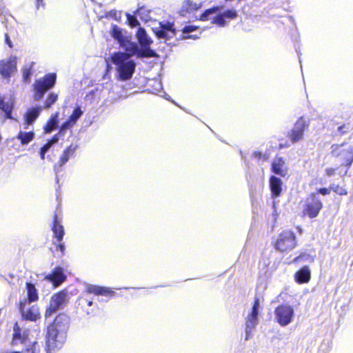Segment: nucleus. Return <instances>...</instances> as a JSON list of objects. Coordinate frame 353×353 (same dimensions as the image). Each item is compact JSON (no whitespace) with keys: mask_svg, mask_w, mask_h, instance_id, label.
Here are the masks:
<instances>
[{"mask_svg":"<svg viewBox=\"0 0 353 353\" xmlns=\"http://www.w3.org/2000/svg\"><path fill=\"white\" fill-rule=\"evenodd\" d=\"M69 324V316L60 313L47 327L45 336L46 353H54L63 347L66 340Z\"/></svg>","mask_w":353,"mask_h":353,"instance_id":"f257e3e1","label":"nucleus"},{"mask_svg":"<svg viewBox=\"0 0 353 353\" xmlns=\"http://www.w3.org/2000/svg\"><path fill=\"white\" fill-rule=\"evenodd\" d=\"M129 59V55L122 52H114L111 56V61L117 66L119 79L121 81L130 79L134 72L136 63Z\"/></svg>","mask_w":353,"mask_h":353,"instance_id":"f03ea898","label":"nucleus"},{"mask_svg":"<svg viewBox=\"0 0 353 353\" xmlns=\"http://www.w3.org/2000/svg\"><path fill=\"white\" fill-rule=\"evenodd\" d=\"M280 252H288L298 246V240L294 232L290 229L282 230L272 243Z\"/></svg>","mask_w":353,"mask_h":353,"instance_id":"7ed1b4c3","label":"nucleus"},{"mask_svg":"<svg viewBox=\"0 0 353 353\" xmlns=\"http://www.w3.org/2000/svg\"><path fill=\"white\" fill-rule=\"evenodd\" d=\"M323 208V203L316 193H310L303 201L302 217L314 219L317 217Z\"/></svg>","mask_w":353,"mask_h":353,"instance_id":"20e7f679","label":"nucleus"},{"mask_svg":"<svg viewBox=\"0 0 353 353\" xmlns=\"http://www.w3.org/2000/svg\"><path fill=\"white\" fill-rule=\"evenodd\" d=\"M56 81L57 74L54 72L46 74L42 78L37 79L32 85L34 100H40L47 91L54 86Z\"/></svg>","mask_w":353,"mask_h":353,"instance_id":"39448f33","label":"nucleus"},{"mask_svg":"<svg viewBox=\"0 0 353 353\" xmlns=\"http://www.w3.org/2000/svg\"><path fill=\"white\" fill-rule=\"evenodd\" d=\"M331 154L332 157L338 158L341 161V166H345L347 169L350 168L353 163V148H344V144H334L331 147Z\"/></svg>","mask_w":353,"mask_h":353,"instance_id":"423d86ee","label":"nucleus"},{"mask_svg":"<svg viewBox=\"0 0 353 353\" xmlns=\"http://www.w3.org/2000/svg\"><path fill=\"white\" fill-rule=\"evenodd\" d=\"M51 230L53 232V237L55 239L54 245L56 247V250L59 251L62 255L65 254V245L62 242L65 235V229L61 224V219L59 217L57 212L53 215V220L51 224Z\"/></svg>","mask_w":353,"mask_h":353,"instance_id":"0eeeda50","label":"nucleus"},{"mask_svg":"<svg viewBox=\"0 0 353 353\" xmlns=\"http://www.w3.org/2000/svg\"><path fill=\"white\" fill-rule=\"evenodd\" d=\"M310 126V120L304 117H300L294 124L293 128L288 132L287 137L292 143H296L302 141L304 138V132Z\"/></svg>","mask_w":353,"mask_h":353,"instance_id":"6e6552de","label":"nucleus"},{"mask_svg":"<svg viewBox=\"0 0 353 353\" xmlns=\"http://www.w3.org/2000/svg\"><path fill=\"white\" fill-rule=\"evenodd\" d=\"M152 31L158 39L170 40L176 34L174 23L170 21H161L158 28H153Z\"/></svg>","mask_w":353,"mask_h":353,"instance_id":"1a4fd4ad","label":"nucleus"},{"mask_svg":"<svg viewBox=\"0 0 353 353\" xmlns=\"http://www.w3.org/2000/svg\"><path fill=\"white\" fill-rule=\"evenodd\" d=\"M67 302V292L61 290L51 297L50 305L45 311V317L48 318Z\"/></svg>","mask_w":353,"mask_h":353,"instance_id":"9d476101","label":"nucleus"},{"mask_svg":"<svg viewBox=\"0 0 353 353\" xmlns=\"http://www.w3.org/2000/svg\"><path fill=\"white\" fill-rule=\"evenodd\" d=\"M27 301H20L19 303V310L23 320L35 322L41 319L39 307L37 305H33L29 308L26 309Z\"/></svg>","mask_w":353,"mask_h":353,"instance_id":"9b49d317","label":"nucleus"},{"mask_svg":"<svg viewBox=\"0 0 353 353\" xmlns=\"http://www.w3.org/2000/svg\"><path fill=\"white\" fill-rule=\"evenodd\" d=\"M294 314L292 307L287 305H279L275 309L277 322L281 326H286L292 321Z\"/></svg>","mask_w":353,"mask_h":353,"instance_id":"f8f14e48","label":"nucleus"},{"mask_svg":"<svg viewBox=\"0 0 353 353\" xmlns=\"http://www.w3.org/2000/svg\"><path fill=\"white\" fill-rule=\"evenodd\" d=\"M77 148L78 145L77 144L72 143L64 149L58 162L53 166L54 171L56 173H59L62 170V168L68 161L70 158L74 156Z\"/></svg>","mask_w":353,"mask_h":353,"instance_id":"ddd939ff","label":"nucleus"},{"mask_svg":"<svg viewBox=\"0 0 353 353\" xmlns=\"http://www.w3.org/2000/svg\"><path fill=\"white\" fill-rule=\"evenodd\" d=\"M17 60L15 56L0 60V74L6 79L10 78L17 71Z\"/></svg>","mask_w":353,"mask_h":353,"instance_id":"4468645a","label":"nucleus"},{"mask_svg":"<svg viewBox=\"0 0 353 353\" xmlns=\"http://www.w3.org/2000/svg\"><path fill=\"white\" fill-rule=\"evenodd\" d=\"M97 307V303H94L88 294H83L78 299L77 309L85 314L94 313Z\"/></svg>","mask_w":353,"mask_h":353,"instance_id":"2eb2a0df","label":"nucleus"},{"mask_svg":"<svg viewBox=\"0 0 353 353\" xmlns=\"http://www.w3.org/2000/svg\"><path fill=\"white\" fill-rule=\"evenodd\" d=\"M29 339V330H22L19 323L15 322L13 325V333L12 335L11 345H16L18 342L25 343Z\"/></svg>","mask_w":353,"mask_h":353,"instance_id":"dca6fc26","label":"nucleus"},{"mask_svg":"<svg viewBox=\"0 0 353 353\" xmlns=\"http://www.w3.org/2000/svg\"><path fill=\"white\" fill-rule=\"evenodd\" d=\"M271 171L281 177L286 176L288 175V168L285 159L281 157H276L272 162Z\"/></svg>","mask_w":353,"mask_h":353,"instance_id":"f3484780","label":"nucleus"},{"mask_svg":"<svg viewBox=\"0 0 353 353\" xmlns=\"http://www.w3.org/2000/svg\"><path fill=\"white\" fill-rule=\"evenodd\" d=\"M66 279L63 268L60 266L55 267L50 274L45 276V279L50 281L54 287L59 286Z\"/></svg>","mask_w":353,"mask_h":353,"instance_id":"a211bd4d","label":"nucleus"},{"mask_svg":"<svg viewBox=\"0 0 353 353\" xmlns=\"http://www.w3.org/2000/svg\"><path fill=\"white\" fill-rule=\"evenodd\" d=\"M85 294H93L97 296H105L108 297H112L115 295V292L107 287H101L97 285H90L85 289Z\"/></svg>","mask_w":353,"mask_h":353,"instance_id":"6ab92c4d","label":"nucleus"},{"mask_svg":"<svg viewBox=\"0 0 353 353\" xmlns=\"http://www.w3.org/2000/svg\"><path fill=\"white\" fill-rule=\"evenodd\" d=\"M259 307V299L256 297L250 312L246 318V326L250 328L254 327L258 323V308Z\"/></svg>","mask_w":353,"mask_h":353,"instance_id":"aec40b11","label":"nucleus"},{"mask_svg":"<svg viewBox=\"0 0 353 353\" xmlns=\"http://www.w3.org/2000/svg\"><path fill=\"white\" fill-rule=\"evenodd\" d=\"M294 279L298 284L307 283L311 279V272L307 266H303L297 270Z\"/></svg>","mask_w":353,"mask_h":353,"instance_id":"412c9836","label":"nucleus"},{"mask_svg":"<svg viewBox=\"0 0 353 353\" xmlns=\"http://www.w3.org/2000/svg\"><path fill=\"white\" fill-rule=\"evenodd\" d=\"M131 37H127L119 45L122 47L125 51L124 54H128L129 55V58L136 54L137 52L138 46L136 43L132 41Z\"/></svg>","mask_w":353,"mask_h":353,"instance_id":"4be33fe9","label":"nucleus"},{"mask_svg":"<svg viewBox=\"0 0 353 353\" xmlns=\"http://www.w3.org/2000/svg\"><path fill=\"white\" fill-rule=\"evenodd\" d=\"M270 188L273 196H279L282 192V181L276 176L272 175L270 177Z\"/></svg>","mask_w":353,"mask_h":353,"instance_id":"5701e85b","label":"nucleus"},{"mask_svg":"<svg viewBox=\"0 0 353 353\" xmlns=\"http://www.w3.org/2000/svg\"><path fill=\"white\" fill-rule=\"evenodd\" d=\"M136 37L141 46H150L153 43L152 39L148 37L145 30L142 27L138 28Z\"/></svg>","mask_w":353,"mask_h":353,"instance_id":"b1692460","label":"nucleus"},{"mask_svg":"<svg viewBox=\"0 0 353 353\" xmlns=\"http://www.w3.org/2000/svg\"><path fill=\"white\" fill-rule=\"evenodd\" d=\"M26 288L27 290V299L23 301H27V303L37 301L39 300V294L35 285L32 283L27 282Z\"/></svg>","mask_w":353,"mask_h":353,"instance_id":"393cba45","label":"nucleus"},{"mask_svg":"<svg viewBox=\"0 0 353 353\" xmlns=\"http://www.w3.org/2000/svg\"><path fill=\"white\" fill-rule=\"evenodd\" d=\"M41 111V107H34L29 109L25 115V122L27 125H31L39 117Z\"/></svg>","mask_w":353,"mask_h":353,"instance_id":"a878e982","label":"nucleus"},{"mask_svg":"<svg viewBox=\"0 0 353 353\" xmlns=\"http://www.w3.org/2000/svg\"><path fill=\"white\" fill-rule=\"evenodd\" d=\"M34 65L35 63L32 61L30 63L26 64L23 66L21 69L22 79L25 83H29L31 81V75L32 74Z\"/></svg>","mask_w":353,"mask_h":353,"instance_id":"bb28decb","label":"nucleus"},{"mask_svg":"<svg viewBox=\"0 0 353 353\" xmlns=\"http://www.w3.org/2000/svg\"><path fill=\"white\" fill-rule=\"evenodd\" d=\"M142 49H137L136 55L139 58H154L157 57L156 52L150 48V46H141Z\"/></svg>","mask_w":353,"mask_h":353,"instance_id":"cd10ccee","label":"nucleus"},{"mask_svg":"<svg viewBox=\"0 0 353 353\" xmlns=\"http://www.w3.org/2000/svg\"><path fill=\"white\" fill-rule=\"evenodd\" d=\"M34 138V133L32 131L23 132L20 131L17 135V139L20 141L22 145H27L31 142Z\"/></svg>","mask_w":353,"mask_h":353,"instance_id":"c85d7f7f","label":"nucleus"},{"mask_svg":"<svg viewBox=\"0 0 353 353\" xmlns=\"http://www.w3.org/2000/svg\"><path fill=\"white\" fill-rule=\"evenodd\" d=\"M111 35L119 44L128 37L124 35L123 30L115 24L112 26Z\"/></svg>","mask_w":353,"mask_h":353,"instance_id":"c756f323","label":"nucleus"},{"mask_svg":"<svg viewBox=\"0 0 353 353\" xmlns=\"http://www.w3.org/2000/svg\"><path fill=\"white\" fill-rule=\"evenodd\" d=\"M198 8L199 6L196 3H194L190 0H185L180 10V13L181 15H185L186 13L196 10Z\"/></svg>","mask_w":353,"mask_h":353,"instance_id":"7c9ffc66","label":"nucleus"},{"mask_svg":"<svg viewBox=\"0 0 353 353\" xmlns=\"http://www.w3.org/2000/svg\"><path fill=\"white\" fill-rule=\"evenodd\" d=\"M314 257L312 255H310V254L307 253V252H301L297 256H296L295 258H294V259L292 260V263H299L300 262H303V261H308V262H314Z\"/></svg>","mask_w":353,"mask_h":353,"instance_id":"2f4dec72","label":"nucleus"},{"mask_svg":"<svg viewBox=\"0 0 353 353\" xmlns=\"http://www.w3.org/2000/svg\"><path fill=\"white\" fill-rule=\"evenodd\" d=\"M58 94L54 92H50L45 101L43 108L49 109L57 101Z\"/></svg>","mask_w":353,"mask_h":353,"instance_id":"473e14b6","label":"nucleus"},{"mask_svg":"<svg viewBox=\"0 0 353 353\" xmlns=\"http://www.w3.org/2000/svg\"><path fill=\"white\" fill-rule=\"evenodd\" d=\"M57 124V114L54 117H52L46 123L44 126V131L46 133L51 132Z\"/></svg>","mask_w":353,"mask_h":353,"instance_id":"72a5a7b5","label":"nucleus"},{"mask_svg":"<svg viewBox=\"0 0 353 353\" xmlns=\"http://www.w3.org/2000/svg\"><path fill=\"white\" fill-rule=\"evenodd\" d=\"M23 353H40V347L37 341H33L22 350Z\"/></svg>","mask_w":353,"mask_h":353,"instance_id":"f704fd0d","label":"nucleus"},{"mask_svg":"<svg viewBox=\"0 0 353 353\" xmlns=\"http://www.w3.org/2000/svg\"><path fill=\"white\" fill-rule=\"evenodd\" d=\"M83 111L79 106L76 107L72 113L70 115L68 119L71 121L74 125L77 120L82 116Z\"/></svg>","mask_w":353,"mask_h":353,"instance_id":"c9c22d12","label":"nucleus"},{"mask_svg":"<svg viewBox=\"0 0 353 353\" xmlns=\"http://www.w3.org/2000/svg\"><path fill=\"white\" fill-rule=\"evenodd\" d=\"M330 189L334 192L340 196H344L347 194V191L346 190V189L337 184H332L330 185Z\"/></svg>","mask_w":353,"mask_h":353,"instance_id":"e433bc0d","label":"nucleus"},{"mask_svg":"<svg viewBox=\"0 0 353 353\" xmlns=\"http://www.w3.org/2000/svg\"><path fill=\"white\" fill-rule=\"evenodd\" d=\"M219 10V7H213V8L207 9L204 11L203 13H202L200 15L199 19L203 21H207V20H208V16L210 14L214 13L215 12H216Z\"/></svg>","mask_w":353,"mask_h":353,"instance_id":"4c0bfd02","label":"nucleus"},{"mask_svg":"<svg viewBox=\"0 0 353 353\" xmlns=\"http://www.w3.org/2000/svg\"><path fill=\"white\" fill-rule=\"evenodd\" d=\"M213 23H215L221 27H223L225 26L226 23L225 21V17L223 14H218L213 17L212 21Z\"/></svg>","mask_w":353,"mask_h":353,"instance_id":"58836bf2","label":"nucleus"},{"mask_svg":"<svg viewBox=\"0 0 353 353\" xmlns=\"http://www.w3.org/2000/svg\"><path fill=\"white\" fill-rule=\"evenodd\" d=\"M126 17H127L128 23L131 28H135L140 25L139 21L137 20V19L136 18L135 16L132 15L129 13H127Z\"/></svg>","mask_w":353,"mask_h":353,"instance_id":"ea45409f","label":"nucleus"},{"mask_svg":"<svg viewBox=\"0 0 353 353\" xmlns=\"http://www.w3.org/2000/svg\"><path fill=\"white\" fill-rule=\"evenodd\" d=\"M74 125V124L71 121L68 119L67 121H65V122H63L61 124L60 129L59 130V134L64 135V131L67 129L72 128Z\"/></svg>","mask_w":353,"mask_h":353,"instance_id":"a19ab883","label":"nucleus"},{"mask_svg":"<svg viewBox=\"0 0 353 353\" xmlns=\"http://www.w3.org/2000/svg\"><path fill=\"white\" fill-rule=\"evenodd\" d=\"M222 14L225 18L230 19H236L238 16L237 12L235 10H227Z\"/></svg>","mask_w":353,"mask_h":353,"instance_id":"79ce46f5","label":"nucleus"},{"mask_svg":"<svg viewBox=\"0 0 353 353\" xmlns=\"http://www.w3.org/2000/svg\"><path fill=\"white\" fill-rule=\"evenodd\" d=\"M2 110L5 112L6 119H13V117L12 116V105L8 103L7 105H6L4 107L3 109H2Z\"/></svg>","mask_w":353,"mask_h":353,"instance_id":"37998d69","label":"nucleus"},{"mask_svg":"<svg viewBox=\"0 0 353 353\" xmlns=\"http://www.w3.org/2000/svg\"><path fill=\"white\" fill-rule=\"evenodd\" d=\"M349 132V126L347 124L343 123L337 128V134L342 136Z\"/></svg>","mask_w":353,"mask_h":353,"instance_id":"c03bdc74","label":"nucleus"},{"mask_svg":"<svg viewBox=\"0 0 353 353\" xmlns=\"http://www.w3.org/2000/svg\"><path fill=\"white\" fill-rule=\"evenodd\" d=\"M50 148L51 145L48 142L41 148L39 151V155L42 160L45 159L46 153L49 150Z\"/></svg>","mask_w":353,"mask_h":353,"instance_id":"a18cd8bd","label":"nucleus"},{"mask_svg":"<svg viewBox=\"0 0 353 353\" xmlns=\"http://www.w3.org/2000/svg\"><path fill=\"white\" fill-rule=\"evenodd\" d=\"M198 29H199V26H193V25H189V26H185L183 28L182 32L183 33H190V32L195 31V30H196Z\"/></svg>","mask_w":353,"mask_h":353,"instance_id":"49530a36","label":"nucleus"},{"mask_svg":"<svg viewBox=\"0 0 353 353\" xmlns=\"http://www.w3.org/2000/svg\"><path fill=\"white\" fill-rule=\"evenodd\" d=\"M331 189L327 188H321L316 190V191L314 193H316V195L318 196V194H321L323 196L328 195L330 193Z\"/></svg>","mask_w":353,"mask_h":353,"instance_id":"de8ad7c7","label":"nucleus"},{"mask_svg":"<svg viewBox=\"0 0 353 353\" xmlns=\"http://www.w3.org/2000/svg\"><path fill=\"white\" fill-rule=\"evenodd\" d=\"M63 134H59V132L54 134L50 139L48 140V143L52 146L53 144L58 142L59 137H63Z\"/></svg>","mask_w":353,"mask_h":353,"instance_id":"09e8293b","label":"nucleus"},{"mask_svg":"<svg viewBox=\"0 0 353 353\" xmlns=\"http://www.w3.org/2000/svg\"><path fill=\"white\" fill-rule=\"evenodd\" d=\"M252 157L257 160H261L263 159V161H265L267 159L266 157H264V155L260 151L254 152L252 153Z\"/></svg>","mask_w":353,"mask_h":353,"instance_id":"8fccbe9b","label":"nucleus"},{"mask_svg":"<svg viewBox=\"0 0 353 353\" xmlns=\"http://www.w3.org/2000/svg\"><path fill=\"white\" fill-rule=\"evenodd\" d=\"M337 168H327L325 170V173L327 176H331L335 174Z\"/></svg>","mask_w":353,"mask_h":353,"instance_id":"3c124183","label":"nucleus"},{"mask_svg":"<svg viewBox=\"0 0 353 353\" xmlns=\"http://www.w3.org/2000/svg\"><path fill=\"white\" fill-rule=\"evenodd\" d=\"M5 37V42L6 43L10 48H13V44L10 39V37L8 36V34L7 33L5 34L4 35Z\"/></svg>","mask_w":353,"mask_h":353,"instance_id":"603ef678","label":"nucleus"},{"mask_svg":"<svg viewBox=\"0 0 353 353\" xmlns=\"http://www.w3.org/2000/svg\"><path fill=\"white\" fill-rule=\"evenodd\" d=\"M45 6V3L43 1V0H37V3H36V7L37 9H39L40 7H44Z\"/></svg>","mask_w":353,"mask_h":353,"instance_id":"864d4df0","label":"nucleus"},{"mask_svg":"<svg viewBox=\"0 0 353 353\" xmlns=\"http://www.w3.org/2000/svg\"><path fill=\"white\" fill-rule=\"evenodd\" d=\"M8 103L4 102L3 98L0 97V109H3L6 105H7Z\"/></svg>","mask_w":353,"mask_h":353,"instance_id":"5fc2aeb1","label":"nucleus"},{"mask_svg":"<svg viewBox=\"0 0 353 353\" xmlns=\"http://www.w3.org/2000/svg\"><path fill=\"white\" fill-rule=\"evenodd\" d=\"M289 146V144L288 143H285V144H279V149H282V148H287Z\"/></svg>","mask_w":353,"mask_h":353,"instance_id":"6e6d98bb","label":"nucleus"},{"mask_svg":"<svg viewBox=\"0 0 353 353\" xmlns=\"http://www.w3.org/2000/svg\"><path fill=\"white\" fill-rule=\"evenodd\" d=\"M185 39H190V38H194V39H195L196 37H194V36H185Z\"/></svg>","mask_w":353,"mask_h":353,"instance_id":"4d7b16f0","label":"nucleus"},{"mask_svg":"<svg viewBox=\"0 0 353 353\" xmlns=\"http://www.w3.org/2000/svg\"><path fill=\"white\" fill-rule=\"evenodd\" d=\"M9 353H23L22 351L21 352H19V351H12V352H10Z\"/></svg>","mask_w":353,"mask_h":353,"instance_id":"13d9d810","label":"nucleus"},{"mask_svg":"<svg viewBox=\"0 0 353 353\" xmlns=\"http://www.w3.org/2000/svg\"><path fill=\"white\" fill-rule=\"evenodd\" d=\"M298 230H299V233L302 232V230H301V228H299V227L298 228Z\"/></svg>","mask_w":353,"mask_h":353,"instance_id":"bf43d9fd","label":"nucleus"}]
</instances>
